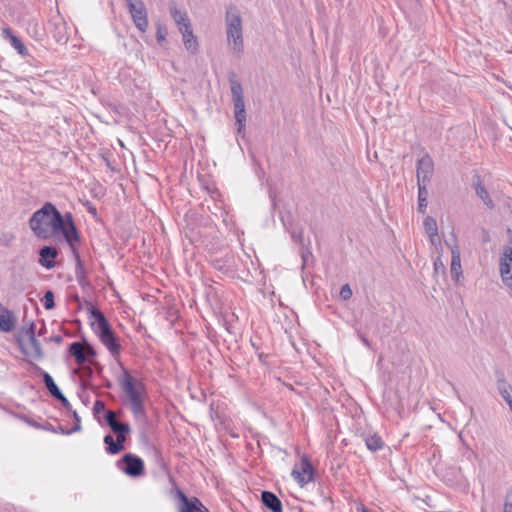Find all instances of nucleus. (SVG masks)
I'll return each instance as SVG.
<instances>
[{
	"mask_svg": "<svg viewBox=\"0 0 512 512\" xmlns=\"http://www.w3.org/2000/svg\"><path fill=\"white\" fill-rule=\"evenodd\" d=\"M119 384L128 398L130 410L135 418L146 416L145 399L147 388L143 380L134 378L127 369H123Z\"/></svg>",
	"mask_w": 512,
	"mask_h": 512,
	"instance_id": "f257e3e1",
	"label": "nucleus"
},
{
	"mask_svg": "<svg viewBox=\"0 0 512 512\" xmlns=\"http://www.w3.org/2000/svg\"><path fill=\"white\" fill-rule=\"evenodd\" d=\"M89 312L94 322L91 324L94 332L99 337L102 344L108 349L112 356H118L121 351L119 338L115 334L111 324L106 316L98 308L90 304Z\"/></svg>",
	"mask_w": 512,
	"mask_h": 512,
	"instance_id": "f03ea898",
	"label": "nucleus"
},
{
	"mask_svg": "<svg viewBox=\"0 0 512 512\" xmlns=\"http://www.w3.org/2000/svg\"><path fill=\"white\" fill-rule=\"evenodd\" d=\"M51 237L62 235L70 250L78 247L80 244V233L75 225L71 212L62 214L57 208L54 217L50 221Z\"/></svg>",
	"mask_w": 512,
	"mask_h": 512,
	"instance_id": "7ed1b4c3",
	"label": "nucleus"
},
{
	"mask_svg": "<svg viewBox=\"0 0 512 512\" xmlns=\"http://www.w3.org/2000/svg\"><path fill=\"white\" fill-rule=\"evenodd\" d=\"M56 208L57 207L53 203L46 202L30 217L29 227L38 238L44 240L51 238L50 221L54 217Z\"/></svg>",
	"mask_w": 512,
	"mask_h": 512,
	"instance_id": "20e7f679",
	"label": "nucleus"
},
{
	"mask_svg": "<svg viewBox=\"0 0 512 512\" xmlns=\"http://www.w3.org/2000/svg\"><path fill=\"white\" fill-rule=\"evenodd\" d=\"M226 33L229 44L232 49L241 54L244 50L243 34H242V18L236 6H230L226 11Z\"/></svg>",
	"mask_w": 512,
	"mask_h": 512,
	"instance_id": "39448f33",
	"label": "nucleus"
},
{
	"mask_svg": "<svg viewBox=\"0 0 512 512\" xmlns=\"http://www.w3.org/2000/svg\"><path fill=\"white\" fill-rule=\"evenodd\" d=\"M116 467L130 477H139L144 474V461L132 453L124 454L117 462Z\"/></svg>",
	"mask_w": 512,
	"mask_h": 512,
	"instance_id": "423d86ee",
	"label": "nucleus"
},
{
	"mask_svg": "<svg viewBox=\"0 0 512 512\" xmlns=\"http://www.w3.org/2000/svg\"><path fill=\"white\" fill-rule=\"evenodd\" d=\"M129 8L130 15L136 26L141 32H146L148 28L147 9L142 0H125Z\"/></svg>",
	"mask_w": 512,
	"mask_h": 512,
	"instance_id": "0eeeda50",
	"label": "nucleus"
},
{
	"mask_svg": "<svg viewBox=\"0 0 512 512\" xmlns=\"http://www.w3.org/2000/svg\"><path fill=\"white\" fill-rule=\"evenodd\" d=\"M68 353L75 358V361L79 365H83L87 357H95L96 351L92 345H90L86 340L84 342H73L69 345Z\"/></svg>",
	"mask_w": 512,
	"mask_h": 512,
	"instance_id": "6e6552de",
	"label": "nucleus"
},
{
	"mask_svg": "<svg viewBox=\"0 0 512 512\" xmlns=\"http://www.w3.org/2000/svg\"><path fill=\"white\" fill-rule=\"evenodd\" d=\"M291 475L298 482V484H300V486H304L315 480L313 465L307 457L302 458L300 462V468L297 466L293 468Z\"/></svg>",
	"mask_w": 512,
	"mask_h": 512,
	"instance_id": "1a4fd4ad",
	"label": "nucleus"
},
{
	"mask_svg": "<svg viewBox=\"0 0 512 512\" xmlns=\"http://www.w3.org/2000/svg\"><path fill=\"white\" fill-rule=\"evenodd\" d=\"M434 171V163L432 158L425 154L423 157H421L417 161V170H416V176H417V184L420 185H426L430 182L432 174Z\"/></svg>",
	"mask_w": 512,
	"mask_h": 512,
	"instance_id": "9d476101",
	"label": "nucleus"
},
{
	"mask_svg": "<svg viewBox=\"0 0 512 512\" xmlns=\"http://www.w3.org/2000/svg\"><path fill=\"white\" fill-rule=\"evenodd\" d=\"M104 419L117 438L122 436L125 441L127 440V435L131 432V427L128 423L119 422L116 413L112 410L105 412Z\"/></svg>",
	"mask_w": 512,
	"mask_h": 512,
	"instance_id": "9b49d317",
	"label": "nucleus"
},
{
	"mask_svg": "<svg viewBox=\"0 0 512 512\" xmlns=\"http://www.w3.org/2000/svg\"><path fill=\"white\" fill-rule=\"evenodd\" d=\"M500 275L505 286L512 288V247H506L500 258Z\"/></svg>",
	"mask_w": 512,
	"mask_h": 512,
	"instance_id": "f8f14e48",
	"label": "nucleus"
},
{
	"mask_svg": "<svg viewBox=\"0 0 512 512\" xmlns=\"http://www.w3.org/2000/svg\"><path fill=\"white\" fill-rule=\"evenodd\" d=\"M35 329L36 325L34 324V322H31L27 327H23L20 333L28 337L31 347L33 349V353L31 354L33 358H35L36 360H41L44 357V353L40 342L36 339Z\"/></svg>",
	"mask_w": 512,
	"mask_h": 512,
	"instance_id": "ddd939ff",
	"label": "nucleus"
},
{
	"mask_svg": "<svg viewBox=\"0 0 512 512\" xmlns=\"http://www.w3.org/2000/svg\"><path fill=\"white\" fill-rule=\"evenodd\" d=\"M472 187L475 190L476 195L479 197V199H481V201L488 209L492 210L495 208V203L490 197V194L487 191L483 183V180L479 174H475L473 176Z\"/></svg>",
	"mask_w": 512,
	"mask_h": 512,
	"instance_id": "4468645a",
	"label": "nucleus"
},
{
	"mask_svg": "<svg viewBox=\"0 0 512 512\" xmlns=\"http://www.w3.org/2000/svg\"><path fill=\"white\" fill-rule=\"evenodd\" d=\"M58 249L55 246H43L39 250V264L46 269L55 267V259L58 257Z\"/></svg>",
	"mask_w": 512,
	"mask_h": 512,
	"instance_id": "2eb2a0df",
	"label": "nucleus"
},
{
	"mask_svg": "<svg viewBox=\"0 0 512 512\" xmlns=\"http://www.w3.org/2000/svg\"><path fill=\"white\" fill-rule=\"evenodd\" d=\"M229 82L231 86L234 112L245 110L243 89L241 83L232 77L229 79Z\"/></svg>",
	"mask_w": 512,
	"mask_h": 512,
	"instance_id": "dca6fc26",
	"label": "nucleus"
},
{
	"mask_svg": "<svg viewBox=\"0 0 512 512\" xmlns=\"http://www.w3.org/2000/svg\"><path fill=\"white\" fill-rule=\"evenodd\" d=\"M16 325V318L11 310L0 303V332H11Z\"/></svg>",
	"mask_w": 512,
	"mask_h": 512,
	"instance_id": "f3484780",
	"label": "nucleus"
},
{
	"mask_svg": "<svg viewBox=\"0 0 512 512\" xmlns=\"http://www.w3.org/2000/svg\"><path fill=\"white\" fill-rule=\"evenodd\" d=\"M261 501L271 512H283L282 502L278 496L271 491H262Z\"/></svg>",
	"mask_w": 512,
	"mask_h": 512,
	"instance_id": "a211bd4d",
	"label": "nucleus"
},
{
	"mask_svg": "<svg viewBox=\"0 0 512 512\" xmlns=\"http://www.w3.org/2000/svg\"><path fill=\"white\" fill-rule=\"evenodd\" d=\"M2 35L4 39L8 40L11 44V46L17 50V52L21 56H28L29 52L26 46L23 44L20 38H18L16 35L13 34L11 28L6 27L2 30Z\"/></svg>",
	"mask_w": 512,
	"mask_h": 512,
	"instance_id": "6ab92c4d",
	"label": "nucleus"
},
{
	"mask_svg": "<svg viewBox=\"0 0 512 512\" xmlns=\"http://www.w3.org/2000/svg\"><path fill=\"white\" fill-rule=\"evenodd\" d=\"M103 442L106 445V452L111 455L119 454L125 449L126 441L122 436L121 438L116 437L115 440L111 434H107L104 436Z\"/></svg>",
	"mask_w": 512,
	"mask_h": 512,
	"instance_id": "aec40b11",
	"label": "nucleus"
},
{
	"mask_svg": "<svg viewBox=\"0 0 512 512\" xmlns=\"http://www.w3.org/2000/svg\"><path fill=\"white\" fill-rule=\"evenodd\" d=\"M179 30L182 33L183 42L186 49L192 52L196 51L198 44L196 37L193 35L190 23H184V29L180 27Z\"/></svg>",
	"mask_w": 512,
	"mask_h": 512,
	"instance_id": "412c9836",
	"label": "nucleus"
},
{
	"mask_svg": "<svg viewBox=\"0 0 512 512\" xmlns=\"http://www.w3.org/2000/svg\"><path fill=\"white\" fill-rule=\"evenodd\" d=\"M35 369L37 371H39L40 375L42 376L43 378V382L45 384V387L46 389L48 390V392L50 393V395L54 398L55 396L59 395L62 391L59 389V387L57 386V384L55 383L54 379L52 378V376L44 371L41 367H39L38 365H35Z\"/></svg>",
	"mask_w": 512,
	"mask_h": 512,
	"instance_id": "4be33fe9",
	"label": "nucleus"
},
{
	"mask_svg": "<svg viewBox=\"0 0 512 512\" xmlns=\"http://www.w3.org/2000/svg\"><path fill=\"white\" fill-rule=\"evenodd\" d=\"M425 232L429 236L430 242L435 244L438 238V228L436 220L431 216H426L423 221Z\"/></svg>",
	"mask_w": 512,
	"mask_h": 512,
	"instance_id": "5701e85b",
	"label": "nucleus"
},
{
	"mask_svg": "<svg viewBox=\"0 0 512 512\" xmlns=\"http://www.w3.org/2000/svg\"><path fill=\"white\" fill-rule=\"evenodd\" d=\"M497 389L507 404L512 401V386L503 377L498 378Z\"/></svg>",
	"mask_w": 512,
	"mask_h": 512,
	"instance_id": "b1692460",
	"label": "nucleus"
},
{
	"mask_svg": "<svg viewBox=\"0 0 512 512\" xmlns=\"http://www.w3.org/2000/svg\"><path fill=\"white\" fill-rule=\"evenodd\" d=\"M71 253L76 261L75 274L78 282L83 284V280L85 279V269L78 251V247L71 250Z\"/></svg>",
	"mask_w": 512,
	"mask_h": 512,
	"instance_id": "393cba45",
	"label": "nucleus"
},
{
	"mask_svg": "<svg viewBox=\"0 0 512 512\" xmlns=\"http://www.w3.org/2000/svg\"><path fill=\"white\" fill-rule=\"evenodd\" d=\"M451 277L458 281L459 275H461V260L460 253L458 250H452V259H451Z\"/></svg>",
	"mask_w": 512,
	"mask_h": 512,
	"instance_id": "a878e982",
	"label": "nucleus"
},
{
	"mask_svg": "<svg viewBox=\"0 0 512 512\" xmlns=\"http://www.w3.org/2000/svg\"><path fill=\"white\" fill-rule=\"evenodd\" d=\"M364 441H365L366 447L372 452H376V451L382 449L384 446V442H383L382 438L377 434L366 436L364 438Z\"/></svg>",
	"mask_w": 512,
	"mask_h": 512,
	"instance_id": "bb28decb",
	"label": "nucleus"
},
{
	"mask_svg": "<svg viewBox=\"0 0 512 512\" xmlns=\"http://www.w3.org/2000/svg\"><path fill=\"white\" fill-rule=\"evenodd\" d=\"M428 204V190L426 185H418V212L424 214Z\"/></svg>",
	"mask_w": 512,
	"mask_h": 512,
	"instance_id": "cd10ccee",
	"label": "nucleus"
},
{
	"mask_svg": "<svg viewBox=\"0 0 512 512\" xmlns=\"http://www.w3.org/2000/svg\"><path fill=\"white\" fill-rule=\"evenodd\" d=\"M170 13L179 28L182 27L184 29V23H190L187 14L179 11L176 7H171Z\"/></svg>",
	"mask_w": 512,
	"mask_h": 512,
	"instance_id": "c85d7f7f",
	"label": "nucleus"
},
{
	"mask_svg": "<svg viewBox=\"0 0 512 512\" xmlns=\"http://www.w3.org/2000/svg\"><path fill=\"white\" fill-rule=\"evenodd\" d=\"M235 115V125L237 126V133L242 134L245 131L246 126V111H236Z\"/></svg>",
	"mask_w": 512,
	"mask_h": 512,
	"instance_id": "c756f323",
	"label": "nucleus"
},
{
	"mask_svg": "<svg viewBox=\"0 0 512 512\" xmlns=\"http://www.w3.org/2000/svg\"><path fill=\"white\" fill-rule=\"evenodd\" d=\"M201 507H203V503L197 497H193V501L186 504L181 505L180 512H200Z\"/></svg>",
	"mask_w": 512,
	"mask_h": 512,
	"instance_id": "7c9ffc66",
	"label": "nucleus"
},
{
	"mask_svg": "<svg viewBox=\"0 0 512 512\" xmlns=\"http://www.w3.org/2000/svg\"><path fill=\"white\" fill-rule=\"evenodd\" d=\"M45 309L51 310L55 307L54 293L51 290H47L42 298Z\"/></svg>",
	"mask_w": 512,
	"mask_h": 512,
	"instance_id": "2f4dec72",
	"label": "nucleus"
},
{
	"mask_svg": "<svg viewBox=\"0 0 512 512\" xmlns=\"http://www.w3.org/2000/svg\"><path fill=\"white\" fill-rule=\"evenodd\" d=\"M166 36H167V29L165 26H163L162 24L158 23L157 25V31H156V39L158 41V43H162L165 41L166 39Z\"/></svg>",
	"mask_w": 512,
	"mask_h": 512,
	"instance_id": "473e14b6",
	"label": "nucleus"
},
{
	"mask_svg": "<svg viewBox=\"0 0 512 512\" xmlns=\"http://www.w3.org/2000/svg\"><path fill=\"white\" fill-rule=\"evenodd\" d=\"M503 512H512V487L506 492Z\"/></svg>",
	"mask_w": 512,
	"mask_h": 512,
	"instance_id": "72a5a7b5",
	"label": "nucleus"
},
{
	"mask_svg": "<svg viewBox=\"0 0 512 512\" xmlns=\"http://www.w3.org/2000/svg\"><path fill=\"white\" fill-rule=\"evenodd\" d=\"M340 297L343 300H348L352 297V290L349 284H344L340 289Z\"/></svg>",
	"mask_w": 512,
	"mask_h": 512,
	"instance_id": "f704fd0d",
	"label": "nucleus"
},
{
	"mask_svg": "<svg viewBox=\"0 0 512 512\" xmlns=\"http://www.w3.org/2000/svg\"><path fill=\"white\" fill-rule=\"evenodd\" d=\"M176 497L181 501V505H186L193 501V497L188 498L187 495L179 488L176 489Z\"/></svg>",
	"mask_w": 512,
	"mask_h": 512,
	"instance_id": "c9c22d12",
	"label": "nucleus"
},
{
	"mask_svg": "<svg viewBox=\"0 0 512 512\" xmlns=\"http://www.w3.org/2000/svg\"><path fill=\"white\" fill-rule=\"evenodd\" d=\"M54 399L58 400L66 410L70 411L72 409L70 402L62 392L55 396Z\"/></svg>",
	"mask_w": 512,
	"mask_h": 512,
	"instance_id": "e433bc0d",
	"label": "nucleus"
},
{
	"mask_svg": "<svg viewBox=\"0 0 512 512\" xmlns=\"http://www.w3.org/2000/svg\"><path fill=\"white\" fill-rule=\"evenodd\" d=\"M93 369L89 365H83L81 368V378L91 379L93 376Z\"/></svg>",
	"mask_w": 512,
	"mask_h": 512,
	"instance_id": "4c0bfd02",
	"label": "nucleus"
},
{
	"mask_svg": "<svg viewBox=\"0 0 512 512\" xmlns=\"http://www.w3.org/2000/svg\"><path fill=\"white\" fill-rule=\"evenodd\" d=\"M434 271L435 273H445V265L443 264V262L441 261L440 257H438L435 261H434Z\"/></svg>",
	"mask_w": 512,
	"mask_h": 512,
	"instance_id": "58836bf2",
	"label": "nucleus"
},
{
	"mask_svg": "<svg viewBox=\"0 0 512 512\" xmlns=\"http://www.w3.org/2000/svg\"><path fill=\"white\" fill-rule=\"evenodd\" d=\"M93 410L95 413H100L105 410V403L101 400H96L94 403Z\"/></svg>",
	"mask_w": 512,
	"mask_h": 512,
	"instance_id": "ea45409f",
	"label": "nucleus"
},
{
	"mask_svg": "<svg viewBox=\"0 0 512 512\" xmlns=\"http://www.w3.org/2000/svg\"><path fill=\"white\" fill-rule=\"evenodd\" d=\"M49 340L60 345L63 342V337L61 335H53L49 338Z\"/></svg>",
	"mask_w": 512,
	"mask_h": 512,
	"instance_id": "a19ab883",
	"label": "nucleus"
},
{
	"mask_svg": "<svg viewBox=\"0 0 512 512\" xmlns=\"http://www.w3.org/2000/svg\"><path fill=\"white\" fill-rule=\"evenodd\" d=\"M91 379L81 378V386L83 389H89L91 387Z\"/></svg>",
	"mask_w": 512,
	"mask_h": 512,
	"instance_id": "79ce46f5",
	"label": "nucleus"
},
{
	"mask_svg": "<svg viewBox=\"0 0 512 512\" xmlns=\"http://www.w3.org/2000/svg\"><path fill=\"white\" fill-rule=\"evenodd\" d=\"M24 420H25V421H26L30 426H32V427H35V428H38V429H39V428H42V426H41L40 424H38L36 421H34V420H31V419H29V418H27V417H24Z\"/></svg>",
	"mask_w": 512,
	"mask_h": 512,
	"instance_id": "37998d69",
	"label": "nucleus"
},
{
	"mask_svg": "<svg viewBox=\"0 0 512 512\" xmlns=\"http://www.w3.org/2000/svg\"><path fill=\"white\" fill-rule=\"evenodd\" d=\"M81 429H82L81 424L75 423L74 426L66 433L70 434V433H74V432H79Z\"/></svg>",
	"mask_w": 512,
	"mask_h": 512,
	"instance_id": "c03bdc74",
	"label": "nucleus"
},
{
	"mask_svg": "<svg viewBox=\"0 0 512 512\" xmlns=\"http://www.w3.org/2000/svg\"><path fill=\"white\" fill-rule=\"evenodd\" d=\"M17 342H18V344H19V346H20V348H21L22 352H23L24 354H26V355H30V354H29V352L24 348V346H23V342H22V340H21V338H20V337H18V338H17Z\"/></svg>",
	"mask_w": 512,
	"mask_h": 512,
	"instance_id": "a18cd8bd",
	"label": "nucleus"
},
{
	"mask_svg": "<svg viewBox=\"0 0 512 512\" xmlns=\"http://www.w3.org/2000/svg\"><path fill=\"white\" fill-rule=\"evenodd\" d=\"M73 418H74L75 423L81 424L80 416L78 415V413L76 411H73Z\"/></svg>",
	"mask_w": 512,
	"mask_h": 512,
	"instance_id": "49530a36",
	"label": "nucleus"
},
{
	"mask_svg": "<svg viewBox=\"0 0 512 512\" xmlns=\"http://www.w3.org/2000/svg\"><path fill=\"white\" fill-rule=\"evenodd\" d=\"M361 341L363 342V344H364L365 346H367V347H369V348H370V346H371V345H370V342H369V340H368L365 336H362V335H361Z\"/></svg>",
	"mask_w": 512,
	"mask_h": 512,
	"instance_id": "de8ad7c7",
	"label": "nucleus"
},
{
	"mask_svg": "<svg viewBox=\"0 0 512 512\" xmlns=\"http://www.w3.org/2000/svg\"><path fill=\"white\" fill-rule=\"evenodd\" d=\"M59 37L57 38V42L66 41V37L61 32H58Z\"/></svg>",
	"mask_w": 512,
	"mask_h": 512,
	"instance_id": "09e8293b",
	"label": "nucleus"
},
{
	"mask_svg": "<svg viewBox=\"0 0 512 512\" xmlns=\"http://www.w3.org/2000/svg\"><path fill=\"white\" fill-rule=\"evenodd\" d=\"M88 211L91 214H94V215L96 214V208L94 206H92V205L88 208Z\"/></svg>",
	"mask_w": 512,
	"mask_h": 512,
	"instance_id": "8fccbe9b",
	"label": "nucleus"
},
{
	"mask_svg": "<svg viewBox=\"0 0 512 512\" xmlns=\"http://www.w3.org/2000/svg\"><path fill=\"white\" fill-rule=\"evenodd\" d=\"M308 255H311V253H310V252H307V253H303V254H302V259H303V262H304V263H306Z\"/></svg>",
	"mask_w": 512,
	"mask_h": 512,
	"instance_id": "3c124183",
	"label": "nucleus"
},
{
	"mask_svg": "<svg viewBox=\"0 0 512 512\" xmlns=\"http://www.w3.org/2000/svg\"><path fill=\"white\" fill-rule=\"evenodd\" d=\"M42 428H44L46 430L54 431L53 426L49 423L46 426H42Z\"/></svg>",
	"mask_w": 512,
	"mask_h": 512,
	"instance_id": "603ef678",
	"label": "nucleus"
},
{
	"mask_svg": "<svg viewBox=\"0 0 512 512\" xmlns=\"http://www.w3.org/2000/svg\"><path fill=\"white\" fill-rule=\"evenodd\" d=\"M361 512H371V511L368 508H366L365 506H362Z\"/></svg>",
	"mask_w": 512,
	"mask_h": 512,
	"instance_id": "864d4df0",
	"label": "nucleus"
},
{
	"mask_svg": "<svg viewBox=\"0 0 512 512\" xmlns=\"http://www.w3.org/2000/svg\"><path fill=\"white\" fill-rule=\"evenodd\" d=\"M200 512H210V511L208 510V508H206V507L203 505V507H201Z\"/></svg>",
	"mask_w": 512,
	"mask_h": 512,
	"instance_id": "5fc2aeb1",
	"label": "nucleus"
},
{
	"mask_svg": "<svg viewBox=\"0 0 512 512\" xmlns=\"http://www.w3.org/2000/svg\"><path fill=\"white\" fill-rule=\"evenodd\" d=\"M96 366H97L98 372L100 373L102 371V367L98 363H96Z\"/></svg>",
	"mask_w": 512,
	"mask_h": 512,
	"instance_id": "6e6d98bb",
	"label": "nucleus"
},
{
	"mask_svg": "<svg viewBox=\"0 0 512 512\" xmlns=\"http://www.w3.org/2000/svg\"><path fill=\"white\" fill-rule=\"evenodd\" d=\"M510 410L512 411V401L508 403Z\"/></svg>",
	"mask_w": 512,
	"mask_h": 512,
	"instance_id": "4d7b16f0",
	"label": "nucleus"
},
{
	"mask_svg": "<svg viewBox=\"0 0 512 512\" xmlns=\"http://www.w3.org/2000/svg\"><path fill=\"white\" fill-rule=\"evenodd\" d=\"M510 410L512 411V401L508 403Z\"/></svg>",
	"mask_w": 512,
	"mask_h": 512,
	"instance_id": "13d9d810",
	"label": "nucleus"
}]
</instances>
